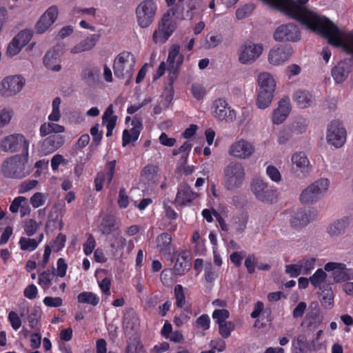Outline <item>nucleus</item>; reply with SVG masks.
I'll list each match as a JSON object with an SVG mask.
<instances>
[{
  "instance_id": "48",
  "label": "nucleus",
  "mask_w": 353,
  "mask_h": 353,
  "mask_svg": "<svg viewBox=\"0 0 353 353\" xmlns=\"http://www.w3.org/2000/svg\"><path fill=\"white\" fill-rule=\"evenodd\" d=\"M229 316L230 313L225 309L215 310L212 313V318L218 325L228 322L226 319Z\"/></svg>"
},
{
  "instance_id": "63",
  "label": "nucleus",
  "mask_w": 353,
  "mask_h": 353,
  "mask_svg": "<svg viewBox=\"0 0 353 353\" xmlns=\"http://www.w3.org/2000/svg\"><path fill=\"white\" fill-rule=\"evenodd\" d=\"M95 240L92 234H89L86 242L83 244V251L86 255L90 254L95 248Z\"/></svg>"
},
{
  "instance_id": "59",
  "label": "nucleus",
  "mask_w": 353,
  "mask_h": 353,
  "mask_svg": "<svg viewBox=\"0 0 353 353\" xmlns=\"http://www.w3.org/2000/svg\"><path fill=\"white\" fill-rule=\"evenodd\" d=\"M306 126L305 121L303 119H299L293 123L290 129L292 132L301 134L305 131Z\"/></svg>"
},
{
  "instance_id": "36",
  "label": "nucleus",
  "mask_w": 353,
  "mask_h": 353,
  "mask_svg": "<svg viewBox=\"0 0 353 353\" xmlns=\"http://www.w3.org/2000/svg\"><path fill=\"white\" fill-rule=\"evenodd\" d=\"M266 4L276 8L288 15L293 5L294 0H263Z\"/></svg>"
},
{
  "instance_id": "21",
  "label": "nucleus",
  "mask_w": 353,
  "mask_h": 353,
  "mask_svg": "<svg viewBox=\"0 0 353 353\" xmlns=\"http://www.w3.org/2000/svg\"><path fill=\"white\" fill-rule=\"evenodd\" d=\"M327 272H332V276L336 282H343L351 279L350 270L344 263L329 262L325 265Z\"/></svg>"
},
{
  "instance_id": "55",
  "label": "nucleus",
  "mask_w": 353,
  "mask_h": 353,
  "mask_svg": "<svg viewBox=\"0 0 353 353\" xmlns=\"http://www.w3.org/2000/svg\"><path fill=\"white\" fill-rule=\"evenodd\" d=\"M39 228L37 222L34 219H29L25 221L24 230L26 234L28 236H32Z\"/></svg>"
},
{
  "instance_id": "9",
  "label": "nucleus",
  "mask_w": 353,
  "mask_h": 353,
  "mask_svg": "<svg viewBox=\"0 0 353 353\" xmlns=\"http://www.w3.org/2000/svg\"><path fill=\"white\" fill-rule=\"evenodd\" d=\"M4 152H15L23 149V155L28 156L29 142L23 134H14L3 138L0 143Z\"/></svg>"
},
{
  "instance_id": "43",
  "label": "nucleus",
  "mask_w": 353,
  "mask_h": 353,
  "mask_svg": "<svg viewBox=\"0 0 353 353\" xmlns=\"http://www.w3.org/2000/svg\"><path fill=\"white\" fill-rule=\"evenodd\" d=\"M19 243L21 250L29 252L34 250L39 245V242L37 241V239L23 236L20 238Z\"/></svg>"
},
{
  "instance_id": "27",
  "label": "nucleus",
  "mask_w": 353,
  "mask_h": 353,
  "mask_svg": "<svg viewBox=\"0 0 353 353\" xmlns=\"http://www.w3.org/2000/svg\"><path fill=\"white\" fill-rule=\"evenodd\" d=\"M332 76L337 83L343 82L350 73V65L345 61H340L332 69Z\"/></svg>"
},
{
  "instance_id": "46",
  "label": "nucleus",
  "mask_w": 353,
  "mask_h": 353,
  "mask_svg": "<svg viewBox=\"0 0 353 353\" xmlns=\"http://www.w3.org/2000/svg\"><path fill=\"white\" fill-rule=\"evenodd\" d=\"M325 272L322 269H319L312 276L310 277L309 280L313 286L317 288L325 281Z\"/></svg>"
},
{
  "instance_id": "49",
  "label": "nucleus",
  "mask_w": 353,
  "mask_h": 353,
  "mask_svg": "<svg viewBox=\"0 0 353 353\" xmlns=\"http://www.w3.org/2000/svg\"><path fill=\"white\" fill-rule=\"evenodd\" d=\"M223 41V37L221 34L208 35L205 39V48L211 49L219 46Z\"/></svg>"
},
{
  "instance_id": "13",
  "label": "nucleus",
  "mask_w": 353,
  "mask_h": 353,
  "mask_svg": "<svg viewBox=\"0 0 353 353\" xmlns=\"http://www.w3.org/2000/svg\"><path fill=\"white\" fill-rule=\"evenodd\" d=\"M346 130L338 121H334L329 125L327 130V142L335 148H341L346 141Z\"/></svg>"
},
{
  "instance_id": "2",
  "label": "nucleus",
  "mask_w": 353,
  "mask_h": 353,
  "mask_svg": "<svg viewBox=\"0 0 353 353\" xmlns=\"http://www.w3.org/2000/svg\"><path fill=\"white\" fill-rule=\"evenodd\" d=\"M245 179V170L243 164L238 161L230 162L223 170L224 187L228 190L240 188Z\"/></svg>"
},
{
  "instance_id": "11",
  "label": "nucleus",
  "mask_w": 353,
  "mask_h": 353,
  "mask_svg": "<svg viewBox=\"0 0 353 353\" xmlns=\"http://www.w3.org/2000/svg\"><path fill=\"white\" fill-rule=\"evenodd\" d=\"M26 80L21 75H11L0 82V95L10 97L18 94L25 85Z\"/></svg>"
},
{
  "instance_id": "24",
  "label": "nucleus",
  "mask_w": 353,
  "mask_h": 353,
  "mask_svg": "<svg viewBox=\"0 0 353 353\" xmlns=\"http://www.w3.org/2000/svg\"><path fill=\"white\" fill-rule=\"evenodd\" d=\"M157 248L158 251L164 256H171L174 248L172 244V236L167 232L159 234L156 239Z\"/></svg>"
},
{
  "instance_id": "3",
  "label": "nucleus",
  "mask_w": 353,
  "mask_h": 353,
  "mask_svg": "<svg viewBox=\"0 0 353 353\" xmlns=\"http://www.w3.org/2000/svg\"><path fill=\"white\" fill-rule=\"evenodd\" d=\"M136 62L134 55L128 51H123L114 59L113 70L114 76L121 79H126L128 84L133 75Z\"/></svg>"
},
{
  "instance_id": "57",
  "label": "nucleus",
  "mask_w": 353,
  "mask_h": 353,
  "mask_svg": "<svg viewBox=\"0 0 353 353\" xmlns=\"http://www.w3.org/2000/svg\"><path fill=\"white\" fill-rule=\"evenodd\" d=\"M268 176L274 182L281 180V175L279 170L274 165H268L266 169Z\"/></svg>"
},
{
  "instance_id": "51",
  "label": "nucleus",
  "mask_w": 353,
  "mask_h": 353,
  "mask_svg": "<svg viewBox=\"0 0 353 353\" xmlns=\"http://www.w3.org/2000/svg\"><path fill=\"white\" fill-rule=\"evenodd\" d=\"M333 297V292L331 289L323 291L319 295L321 303L325 307H330L332 305Z\"/></svg>"
},
{
  "instance_id": "42",
  "label": "nucleus",
  "mask_w": 353,
  "mask_h": 353,
  "mask_svg": "<svg viewBox=\"0 0 353 353\" xmlns=\"http://www.w3.org/2000/svg\"><path fill=\"white\" fill-rule=\"evenodd\" d=\"M78 301L81 303L90 304L96 306L99 303V298L93 292H83L77 296Z\"/></svg>"
},
{
  "instance_id": "40",
  "label": "nucleus",
  "mask_w": 353,
  "mask_h": 353,
  "mask_svg": "<svg viewBox=\"0 0 353 353\" xmlns=\"http://www.w3.org/2000/svg\"><path fill=\"white\" fill-rule=\"evenodd\" d=\"M274 97V91H259L256 105L260 109H265L269 107Z\"/></svg>"
},
{
  "instance_id": "18",
  "label": "nucleus",
  "mask_w": 353,
  "mask_h": 353,
  "mask_svg": "<svg viewBox=\"0 0 353 353\" xmlns=\"http://www.w3.org/2000/svg\"><path fill=\"white\" fill-rule=\"evenodd\" d=\"M275 40L278 41H297L301 38L298 26L293 23L280 26L274 34Z\"/></svg>"
},
{
  "instance_id": "39",
  "label": "nucleus",
  "mask_w": 353,
  "mask_h": 353,
  "mask_svg": "<svg viewBox=\"0 0 353 353\" xmlns=\"http://www.w3.org/2000/svg\"><path fill=\"white\" fill-rule=\"evenodd\" d=\"M194 197L195 194L192 192L190 188L185 187L179 190L176 197V202L181 205H184L190 203Z\"/></svg>"
},
{
  "instance_id": "23",
  "label": "nucleus",
  "mask_w": 353,
  "mask_h": 353,
  "mask_svg": "<svg viewBox=\"0 0 353 353\" xmlns=\"http://www.w3.org/2000/svg\"><path fill=\"white\" fill-rule=\"evenodd\" d=\"M290 112V99L288 98L282 99L279 103L278 108L273 112V123L276 125L282 123L288 117Z\"/></svg>"
},
{
  "instance_id": "16",
  "label": "nucleus",
  "mask_w": 353,
  "mask_h": 353,
  "mask_svg": "<svg viewBox=\"0 0 353 353\" xmlns=\"http://www.w3.org/2000/svg\"><path fill=\"white\" fill-rule=\"evenodd\" d=\"M61 46L56 45L46 52L43 57V64L46 68L53 72H59L61 70Z\"/></svg>"
},
{
  "instance_id": "4",
  "label": "nucleus",
  "mask_w": 353,
  "mask_h": 353,
  "mask_svg": "<svg viewBox=\"0 0 353 353\" xmlns=\"http://www.w3.org/2000/svg\"><path fill=\"white\" fill-rule=\"evenodd\" d=\"M28 156L14 155L5 160L1 165V172L6 177L22 179L26 177L29 172L26 169Z\"/></svg>"
},
{
  "instance_id": "8",
  "label": "nucleus",
  "mask_w": 353,
  "mask_h": 353,
  "mask_svg": "<svg viewBox=\"0 0 353 353\" xmlns=\"http://www.w3.org/2000/svg\"><path fill=\"white\" fill-rule=\"evenodd\" d=\"M263 51L261 43L247 41L240 47L238 60L241 64L251 65L260 57Z\"/></svg>"
},
{
  "instance_id": "33",
  "label": "nucleus",
  "mask_w": 353,
  "mask_h": 353,
  "mask_svg": "<svg viewBox=\"0 0 353 353\" xmlns=\"http://www.w3.org/2000/svg\"><path fill=\"white\" fill-rule=\"evenodd\" d=\"M258 83L260 91H274L276 83L272 75L268 72H262L258 76Z\"/></svg>"
},
{
  "instance_id": "31",
  "label": "nucleus",
  "mask_w": 353,
  "mask_h": 353,
  "mask_svg": "<svg viewBox=\"0 0 353 353\" xmlns=\"http://www.w3.org/2000/svg\"><path fill=\"white\" fill-rule=\"evenodd\" d=\"M322 321L323 316L320 314L318 309H314L308 312L305 319L307 330L310 332H313L317 329L321 324Z\"/></svg>"
},
{
  "instance_id": "53",
  "label": "nucleus",
  "mask_w": 353,
  "mask_h": 353,
  "mask_svg": "<svg viewBox=\"0 0 353 353\" xmlns=\"http://www.w3.org/2000/svg\"><path fill=\"white\" fill-rule=\"evenodd\" d=\"M179 56H182L181 54H179V46H173L170 50L168 57L167 61L168 63V66L176 65V61Z\"/></svg>"
},
{
  "instance_id": "44",
  "label": "nucleus",
  "mask_w": 353,
  "mask_h": 353,
  "mask_svg": "<svg viewBox=\"0 0 353 353\" xmlns=\"http://www.w3.org/2000/svg\"><path fill=\"white\" fill-rule=\"evenodd\" d=\"M54 271L49 270L41 273L39 276V284L41 285L44 290L48 289L51 285V281L54 277Z\"/></svg>"
},
{
  "instance_id": "30",
  "label": "nucleus",
  "mask_w": 353,
  "mask_h": 353,
  "mask_svg": "<svg viewBox=\"0 0 353 353\" xmlns=\"http://www.w3.org/2000/svg\"><path fill=\"white\" fill-rule=\"evenodd\" d=\"M183 61V56H179L176 61V65L168 66V81H169V85L170 87V95H169L170 101H171L172 99V97L174 95V90H173L172 85H173L174 81L178 78L179 70L182 65Z\"/></svg>"
},
{
  "instance_id": "54",
  "label": "nucleus",
  "mask_w": 353,
  "mask_h": 353,
  "mask_svg": "<svg viewBox=\"0 0 353 353\" xmlns=\"http://www.w3.org/2000/svg\"><path fill=\"white\" fill-rule=\"evenodd\" d=\"M210 319L208 314H202L195 321V326L197 328L202 329L205 331L210 328Z\"/></svg>"
},
{
  "instance_id": "28",
  "label": "nucleus",
  "mask_w": 353,
  "mask_h": 353,
  "mask_svg": "<svg viewBox=\"0 0 353 353\" xmlns=\"http://www.w3.org/2000/svg\"><path fill=\"white\" fill-rule=\"evenodd\" d=\"M158 168L154 165H148L143 168L141 172V181L148 183L149 186H152L157 183L158 180Z\"/></svg>"
},
{
  "instance_id": "19",
  "label": "nucleus",
  "mask_w": 353,
  "mask_h": 353,
  "mask_svg": "<svg viewBox=\"0 0 353 353\" xmlns=\"http://www.w3.org/2000/svg\"><path fill=\"white\" fill-rule=\"evenodd\" d=\"M64 142L65 137L61 134L49 135L42 141L39 151L42 155L52 154L60 148Z\"/></svg>"
},
{
  "instance_id": "10",
  "label": "nucleus",
  "mask_w": 353,
  "mask_h": 353,
  "mask_svg": "<svg viewBox=\"0 0 353 353\" xmlns=\"http://www.w3.org/2000/svg\"><path fill=\"white\" fill-rule=\"evenodd\" d=\"M176 23L172 21L170 12L165 13L154 30L152 39L154 43H165L176 29Z\"/></svg>"
},
{
  "instance_id": "1",
  "label": "nucleus",
  "mask_w": 353,
  "mask_h": 353,
  "mask_svg": "<svg viewBox=\"0 0 353 353\" xmlns=\"http://www.w3.org/2000/svg\"><path fill=\"white\" fill-rule=\"evenodd\" d=\"M308 0H296L288 16L300 21L307 28L318 32L328 43L353 55V30L345 32L326 17L319 16L305 7Z\"/></svg>"
},
{
  "instance_id": "29",
  "label": "nucleus",
  "mask_w": 353,
  "mask_h": 353,
  "mask_svg": "<svg viewBox=\"0 0 353 353\" xmlns=\"http://www.w3.org/2000/svg\"><path fill=\"white\" fill-rule=\"evenodd\" d=\"M98 39L99 36L97 34H92L90 37H88L79 43L74 46L71 49V53L79 54L92 49L95 46Z\"/></svg>"
},
{
  "instance_id": "41",
  "label": "nucleus",
  "mask_w": 353,
  "mask_h": 353,
  "mask_svg": "<svg viewBox=\"0 0 353 353\" xmlns=\"http://www.w3.org/2000/svg\"><path fill=\"white\" fill-rule=\"evenodd\" d=\"M298 263L301 272L303 274H309L314 268L316 259L313 256H305Z\"/></svg>"
},
{
  "instance_id": "5",
  "label": "nucleus",
  "mask_w": 353,
  "mask_h": 353,
  "mask_svg": "<svg viewBox=\"0 0 353 353\" xmlns=\"http://www.w3.org/2000/svg\"><path fill=\"white\" fill-rule=\"evenodd\" d=\"M327 179H320L304 189L300 194V201L304 205L316 203L329 187Z\"/></svg>"
},
{
  "instance_id": "34",
  "label": "nucleus",
  "mask_w": 353,
  "mask_h": 353,
  "mask_svg": "<svg viewBox=\"0 0 353 353\" xmlns=\"http://www.w3.org/2000/svg\"><path fill=\"white\" fill-rule=\"evenodd\" d=\"M53 122H45L40 126L39 132L41 137H44L52 133L54 134H59L65 132L64 126Z\"/></svg>"
},
{
  "instance_id": "17",
  "label": "nucleus",
  "mask_w": 353,
  "mask_h": 353,
  "mask_svg": "<svg viewBox=\"0 0 353 353\" xmlns=\"http://www.w3.org/2000/svg\"><path fill=\"white\" fill-rule=\"evenodd\" d=\"M59 14L58 7L55 5L49 7L40 17L35 24L37 34L44 33L57 20Z\"/></svg>"
},
{
  "instance_id": "38",
  "label": "nucleus",
  "mask_w": 353,
  "mask_h": 353,
  "mask_svg": "<svg viewBox=\"0 0 353 353\" xmlns=\"http://www.w3.org/2000/svg\"><path fill=\"white\" fill-rule=\"evenodd\" d=\"M248 219L246 213H239L232 217V227L236 234H242L245 230Z\"/></svg>"
},
{
  "instance_id": "20",
  "label": "nucleus",
  "mask_w": 353,
  "mask_h": 353,
  "mask_svg": "<svg viewBox=\"0 0 353 353\" xmlns=\"http://www.w3.org/2000/svg\"><path fill=\"white\" fill-rule=\"evenodd\" d=\"M292 48L290 46H281L270 50L268 61L272 65H278L283 63L292 56Z\"/></svg>"
},
{
  "instance_id": "35",
  "label": "nucleus",
  "mask_w": 353,
  "mask_h": 353,
  "mask_svg": "<svg viewBox=\"0 0 353 353\" xmlns=\"http://www.w3.org/2000/svg\"><path fill=\"white\" fill-rule=\"evenodd\" d=\"M294 101L299 108H305L313 103L314 98L309 92L299 90L294 94Z\"/></svg>"
},
{
  "instance_id": "47",
  "label": "nucleus",
  "mask_w": 353,
  "mask_h": 353,
  "mask_svg": "<svg viewBox=\"0 0 353 353\" xmlns=\"http://www.w3.org/2000/svg\"><path fill=\"white\" fill-rule=\"evenodd\" d=\"M234 330V324L231 321H228L219 325V332L224 339L228 338Z\"/></svg>"
},
{
  "instance_id": "52",
  "label": "nucleus",
  "mask_w": 353,
  "mask_h": 353,
  "mask_svg": "<svg viewBox=\"0 0 353 353\" xmlns=\"http://www.w3.org/2000/svg\"><path fill=\"white\" fill-rule=\"evenodd\" d=\"M255 6L252 3L246 4L243 7L239 8L236 12V16L238 19H243L249 16L254 10Z\"/></svg>"
},
{
  "instance_id": "32",
  "label": "nucleus",
  "mask_w": 353,
  "mask_h": 353,
  "mask_svg": "<svg viewBox=\"0 0 353 353\" xmlns=\"http://www.w3.org/2000/svg\"><path fill=\"white\" fill-rule=\"evenodd\" d=\"M119 229L116 217L113 215H105L101 223L100 230L103 234L108 235Z\"/></svg>"
},
{
  "instance_id": "26",
  "label": "nucleus",
  "mask_w": 353,
  "mask_h": 353,
  "mask_svg": "<svg viewBox=\"0 0 353 353\" xmlns=\"http://www.w3.org/2000/svg\"><path fill=\"white\" fill-rule=\"evenodd\" d=\"M191 263L188 252L185 250L181 252L176 260L174 270L176 274H184L190 268Z\"/></svg>"
},
{
  "instance_id": "58",
  "label": "nucleus",
  "mask_w": 353,
  "mask_h": 353,
  "mask_svg": "<svg viewBox=\"0 0 353 353\" xmlns=\"http://www.w3.org/2000/svg\"><path fill=\"white\" fill-rule=\"evenodd\" d=\"M30 202L34 208L43 205L45 203L44 194L41 192H36L30 198Z\"/></svg>"
},
{
  "instance_id": "37",
  "label": "nucleus",
  "mask_w": 353,
  "mask_h": 353,
  "mask_svg": "<svg viewBox=\"0 0 353 353\" xmlns=\"http://www.w3.org/2000/svg\"><path fill=\"white\" fill-rule=\"evenodd\" d=\"M310 219L305 210L300 209L296 212L290 219L291 225L294 228H299L307 225Z\"/></svg>"
},
{
  "instance_id": "50",
  "label": "nucleus",
  "mask_w": 353,
  "mask_h": 353,
  "mask_svg": "<svg viewBox=\"0 0 353 353\" xmlns=\"http://www.w3.org/2000/svg\"><path fill=\"white\" fill-rule=\"evenodd\" d=\"M174 295L178 307H183L185 303L183 288L181 285H176L174 288Z\"/></svg>"
},
{
  "instance_id": "25",
  "label": "nucleus",
  "mask_w": 353,
  "mask_h": 353,
  "mask_svg": "<svg viewBox=\"0 0 353 353\" xmlns=\"http://www.w3.org/2000/svg\"><path fill=\"white\" fill-rule=\"evenodd\" d=\"M350 223L349 216H343L331 223L327 228V233L331 236H339L345 233L346 228Z\"/></svg>"
},
{
  "instance_id": "64",
  "label": "nucleus",
  "mask_w": 353,
  "mask_h": 353,
  "mask_svg": "<svg viewBox=\"0 0 353 353\" xmlns=\"http://www.w3.org/2000/svg\"><path fill=\"white\" fill-rule=\"evenodd\" d=\"M43 303L48 307H59L62 305L63 301L60 297L46 296L43 299Z\"/></svg>"
},
{
  "instance_id": "60",
  "label": "nucleus",
  "mask_w": 353,
  "mask_h": 353,
  "mask_svg": "<svg viewBox=\"0 0 353 353\" xmlns=\"http://www.w3.org/2000/svg\"><path fill=\"white\" fill-rule=\"evenodd\" d=\"M99 125L97 123L90 129V134L92 136L93 143L95 145H99L103 137V132L99 130Z\"/></svg>"
},
{
  "instance_id": "45",
  "label": "nucleus",
  "mask_w": 353,
  "mask_h": 353,
  "mask_svg": "<svg viewBox=\"0 0 353 353\" xmlns=\"http://www.w3.org/2000/svg\"><path fill=\"white\" fill-rule=\"evenodd\" d=\"M32 37V32L30 30H23L20 31L14 39L17 41L19 45L22 47L26 46Z\"/></svg>"
},
{
  "instance_id": "7",
  "label": "nucleus",
  "mask_w": 353,
  "mask_h": 353,
  "mask_svg": "<svg viewBox=\"0 0 353 353\" xmlns=\"http://www.w3.org/2000/svg\"><path fill=\"white\" fill-rule=\"evenodd\" d=\"M251 190L256 199L263 203H272L276 201V195L274 187L263 179H253Z\"/></svg>"
},
{
  "instance_id": "22",
  "label": "nucleus",
  "mask_w": 353,
  "mask_h": 353,
  "mask_svg": "<svg viewBox=\"0 0 353 353\" xmlns=\"http://www.w3.org/2000/svg\"><path fill=\"white\" fill-rule=\"evenodd\" d=\"M132 128L131 130H125L123 132V146L137 141L139 137L143 128L139 118L134 117L132 121Z\"/></svg>"
},
{
  "instance_id": "61",
  "label": "nucleus",
  "mask_w": 353,
  "mask_h": 353,
  "mask_svg": "<svg viewBox=\"0 0 353 353\" xmlns=\"http://www.w3.org/2000/svg\"><path fill=\"white\" fill-rule=\"evenodd\" d=\"M8 320L10 322V324L12 325V327L17 330L21 325V321L18 316V314L14 312L11 311L8 314Z\"/></svg>"
},
{
  "instance_id": "6",
  "label": "nucleus",
  "mask_w": 353,
  "mask_h": 353,
  "mask_svg": "<svg viewBox=\"0 0 353 353\" xmlns=\"http://www.w3.org/2000/svg\"><path fill=\"white\" fill-rule=\"evenodd\" d=\"M157 6L153 0H143L136 8V18L139 26L148 28L154 21Z\"/></svg>"
},
{
  "instance_id": "14",
  "label": "nucleus",
  "mask_w": 353,
  "mask_h": 353,
  "mask_svg": "<svg viewBox=\"0 0 353 353\" xmlns=\"http://www.w3.org/2000/svg\"><path fill=\"white\" fill-rule=\"evenodd\" d=\"M212 114L218 121L233 122L236 119V112L232 110L223 98L216 99L213 103Z\"/></svg>"
},
{
  "instance_id": "15",
  "label": "nucleus",
  "mask_w": 353,
  "mask_h": 353,
  "mask_svg": "<svg viewBox=\"0 0 353 353\" xmlns=\"http://www.w3.org/2000/svg\"><path fill=\"white\" fill-rule=\"evenodd\" d=\"M253 144L248 141L240 139L234 141L229 148L228 154L239 159H247L254 152Z\"/></svg>"
},
{
  "instance_id": "56",
  "label": "nucleus",
  "mask_w": 353,
  "mask_h": 353,
  "mask_svg": "<svg viewBox=\"0 0 353 353\" xmlns=\"http://www.w3.org/2000/svg\"><path fill=\"white\" fill-rule=\"evenodd\" d=\"M22 48L23 47L13 38L7 47L6 54L9 57H14L20 52Z\"/></svg>"
},
{
  "instance_id": "62",
  "label": "nucleus",
  "mask_w": 353,
  "mask_h": 353,
  "mask_svg": "<svg viewBox=\"0 0 353 353\" xmlns=\"http://www.w3.org/2000/svg\"><path fill=\"white\" fill-rule=\"evenodd\" d=\"M192 147V143L187 141L184 142V143L179 148V150L181 153H183V155L181 156V161L182 163L185 164L187 162L188 156L189 154V152L190 151L191 148Z\"/></svg>"
},
{
  "instance_id": "12",
  "label": "nucleus",
  "mask_w": 353,
  "mask_h": 353,
  "mask_svg": "<svg viewBox=\"0 0 353 353\" xmlns=\"http://www.w3.org/2000/svg\"><path fill=\"white\" fill-rule=\"evenodd\" d=\"M291 162V172L296 177L305 178L312 170L310 161L303 152H299L293 154Z\"/></svg>"
}]
</instances>
